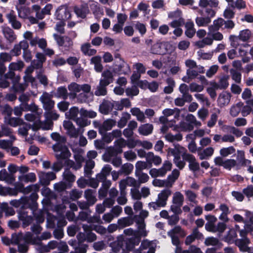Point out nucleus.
<instances>
[{
  "mask_svg": "<svg viewBox=\"0 0 253 253\" xmlns=\"http://www.w3.org/2000/svg\"><path fill=\"white\" fill-rule=\"evenodd\" d=\"M10 204L15 208H19L17 213L25 210H30L34 212L37 210L36 208H33L31 202L28 199V196H23L19 200H13L10 202Z\"/></svg>",
  "mask_w": 253,
  "mask_h": 253,
  "instance_id": "obj_1",
  "label": "nucleus"
},
{
  "mask_svg": "<svg viewBox=\"0 0 253 253\" xmlns=\"http://www.w3.org/2000/svg\"><path fill=\"white\" fill-rule=\"evenodd\" d=\"M55 19L59 21H66L71 18V12L66 5L59 6L54 13Z\"/></svg>",
  "mask_w": 253,
  "mask_h": 253,
  "instance_id": "obj_2",
  "label": "nucleus"
},
{
  "mask_svg": "<svg viewBox=\"0 0 253 253\" xmlns=\"http://www.w3.org/2000/svg\"><path fill=\"white\" fill-rule=\"evenodd\" d=\"M183 159L189 163V169L193 171H197L200 169L199 164L196 161V158L192 154L183 153L182 154Z\"/></svg>",
  "mask_w": 253,
  "mask_h": 253,
  "instance_id": "obj_3",
  "label": "nucleus"
},
{
  "mask_svg": "<svg viewBox=\"0 0 253 253\" xmlns=\"http://www.w3.org/2000/svg\"><path fill=\"white\" fill-rule=\"evenodd\" d=\"M74 12L77 16L82 19H85L89 13L88 4L84 3L80 6L75 5L73 7Z\"/></svg>",
  "mask_w": 253,
  "mask_h": 253,
  "instance_id": "obj_4",
  "label": "nucleus"
},
{
  "mask_svg": "<svg viewBox=\"0 0 253 253\" xmlns=\"http://www.w3.org/2000/svg\"><path fill=\"white\" fill-rule=\"evenodd\" d=\"M28 210H25L18 213V219L22 222V227L26 228L29 226L33 221V218L31 215H28Z\"/></svg>",
  "mask_w": 253,
  "mask_h": 253,
  "instance_id": "obj_5",
  "label": "nucleus"
},
{
  "mask_svg": "<svg viewBox=\"0 0 253 253\" xmlns=\"http://www.w3.org/2000/svg\"><path fill=\"white\" fill-rule=\"evenodd\" d=\"M40 186L38 184H32V188L33 192L29 196H28V199L31 202L32 207L33 208H38V203L37 201L38 199V195L37 192L40 190Z\"/></svg>",
  "mask_w": 253,
  "mask_h": 253,
  "instance_id": "obj_6",
  "label": "nucleus"
},
{
  "mask_svg": "<svg viewBox=\"0 0 253 253\" xmlns=\"http://www.w3.org/2000/svg\"><path fill=\"white\" fill-rule=\"evenodd\" d=\"M53 37L54 38V40L56 41L57 44L59 46H63L65 42H67L68 47H69L73 45V42L71 39L68 37H64L61 35H58L57 34L54 33L53 35Z\"/></svg>",
  "mask_w": 253,
  "mask_h": 253,
  "instance_id": "obj_7",
  "label": "nucleus"
},
{
  "mask_svg": "<svg viewBox=\"0 0 253 253\" xmlns=\"http://www.w3.org/2000/svg\"><path fill=\"white\" fill-rule=\"evenodd\" d=\"M102 78L100 80V82L108 85L112 83L114 81L113 73L109 70H104L102 73Z\"/></svg>",
  "mask_w": 253,
  "mask_h": 253,
  "instance_id": "obj_8",
  "label": "nucleus"
},
{
  "mask_svg": "<svg viewBox=\"0 0 253 253\" xmlns=\"http://www.w3.org/2000/svg\"><path fill=\"white\" fill-rule=\"evenodd\" d=\"M171 191L169 189H164L158 194V201L162 207H164L167 204V201L171 195Z\"/></svg>",
  "mask_w": 253,
  "mask_h": 253,
  "instance_id": "obj_9",
  "label": "nucleus"
},
{
  "mask_svg": "<svg viewBox=\"0 0 253 253\" xmlns=\"http://www.w3.org/2000/svg\"><path fill=\"white\" fill-rule=\"evenodd\" d=\"M181 150L186 151L183 147L180 146L178 144L174 145V148H169L168 152L174 156V162L180 159Z\"/></svg>",
  "mask_w": 253,
  "mask_h": 253,
  "instance_id": "obj_10",
  "label": "nucleus"
},
{
  "mask_svg": "<svg viewBox=\"0 0 253 253\" xmlns=\"http://www.w3.org/2000/svg\"><path fill=\"white\" fill-rule=\"evenodd\" d=\"M41 99L43 104V109L48 112L51 111L54 107V101L50 99L47 94L45 96L42 95L41 97Z\"/></svg>",
  "mask_w": 253,
  "mask_h": 253,
  "instance_id": "obj_11",
  "label": "nucleus"
},
{
  "mask_svg": "<svg viewBox=\"0 0 253 253\" xmlns=\"http://www.w3.org/2000/svg\"><path fill=\"white\" fill-rule=\"evenodd\" d=\"M36 57L37 60H33L32 61L34 63L37 68L40 69L43 67V63L46 61V58L44 53L38 52L36 54Z\"/></svg>",
  "mask_w": 253,
  "mask_h": 253,
  "instance_id": "obj_12",
  "label": "nucleus"
},
{
  "mask_svg": "<svg viewBox=\"0 0 253 253\" xmlns=\"http://www.w3.org/2000/svg\"><path fill=\"white\" fill-rule=\"evenodd\" d=\"M231 97V94L230 92H225L221 93L219 95L218 103L221 107L224 106L228 104Z\"/></svg>",
  "mask_w": 253,
  "mask_h": 253,
  "instance_id": "obj_13",
  "label": "nucleus"
},
{
  "mask_svg": "<svg viewBox=\"0 0 253 253\" xmlns=\"http://www.w3.org/2000/svg\"><path fill=\"white\" fill-rule=\"evenodd\" d=\"M64 179L67 182L69 187H71L73 183L76 180V176L70 170L69 168H66L63 174Z\"/></svg>",
  "mask_w": 253,
  "mask_h": 253,
  "instance_id": "obj_14",
  "label": "nucleus"
},
{
  "mask_svg": "<svg viewBox=\"0 0 253 253\" xmlns=\"http://www.w3.org/2000/svg\"><path fill=\"white\" fill-rule=\"evenodd\" d=\"M153 126L150 124L141 125L138 128L139 133L143 135L147 136L152 133Z\"/></svg>",
  "mask_w": 253,
  "mask_h": 253,
  "instance_id": "obj_15",
  "label": "nucleus"
},
{
  "mask_svg": "<svg viewBox=\"0 0 253 253\" xmlns=\"http://www.w3.org/2000/svg\"><path fill=\"white\" fill-rule=\"evenodd\" d=\"M251 243L249 238L237 239L235 240V245L239 248V251L244 253L245 249Z\"/></svg>",
  "mask_w": 253,
  "mask_h": 253,
  "instance_id": "obj_16",
  "label": "nucleus"
},
{
  "mask_svg": "<svg viewBox=\"0 0 253 253\" xmlns=\"http://www.w3.org/2000/svg\"><path fill=\"white\" fill-rule=\"evenodd\" d=\"M162 43L154 44L151 47L150 52L154 54L164 55L167 52L166 49H163Z\"/></svg>",
  "mask_w": 253,
  "mask_h": 253,
  "instance_id": "obj_17",
  "label": "nucleus"
},
{
  "mask_svg": "<svg viewBox=\"0 0 253 253\" xmlns=\"http://www.w3.org/2000/svg\"><path fill=\"white\" fill-rule=\"evenodd\" d=\"M225 20L222 18H218L213 21V24L209 27L210 32L217 31L219 28L224 24Z\"/></svg>",
  "mask_w": 253,
  "mask_h": 253,
  "instance_id": "obj_18",
  "label": "nucleus"
},
{
  "mask_svg": "<svg viewBox=\"0 0 253 253\" xmlns=\"http://www.w3.org/2000/svg\"><path fill=\"white\" fill-rule=\"evenodd\" d=\"M5 38L9 42H12L16 39V36L13 30L9 28H6L3 30Z\"/></svg>",
  "mask_w": 253,
  "mask_h": 253,
  "instance_id": "obj_19",
  "label": "nucleus"
},
{
  "mask_svg": "<svg viewBox=\"0 0 253 253\" xmlns=\"http://www.w3.org/2000/svg\"><path fill=\"white\" fill-rule=\"evenodd\" d=\"M133 223V219L129 217H122L118 220V224L121 228L130 226Z\"/></svg>",
  "mask_w": 253,
  "mask_h": 253,
  "instance_id": "obj_20",
  "label": "nucleus"
},
{
  "mask_svg": "<svg viewBox=\"0 0 253 253\" xmlns=\"http://www.w3.org/2000/svg\"><path fill=\"white\" fill-rule=\"evenodd\" d=\"M60 152L61 153L59 154L55 155V156L56 160L64 161L68 158H69L71 155V153H70L68 147H65L64 149Z\"/></svg>",
  "mask_w": 253,
  "mask_h": 253,
  "instance_id": "obj_21",
  "label": "nucleus"
},
{
  "mask_svg": "<svg viewBox=\"0 0 253 253\" xmlns=\"http://www.w3.org/2000/svg\"><path fill=\"white\" fill-rule=\"evenodd\" d=\"M55 96L58 98H62L66 99L68 98V91L65 86H61L57 88Z\"/></svg>",
  "mask_w": 253,
  "mask_h": 253,
  "instance_id": "obj_22",
  "label": "nucleus"
},
{
  "mask_svg": "<svg viewBox=\"0 0 253 253\" xmlns=\"http://www.w3.org/2000/svg\"><path fill=\"white\" fill-rule=\"evenodd\" d=\"M108 86L99 82V85L97 86L96 90L94 91V94L96 96H105L107 93L106 86Z\"/></svg>",
  "mask_w": 253,
  "mask_h": 253,
  "instance_id": "obj_23",
  "label": "nucleus"
},
{
  "mask_svg": "<svg viewBox=\"0 0 253 253\" xmlns=\"http://www.w3.org/2000/svg\"><path fill=\"white\" fill-rule=\"evenodd\" d=\"M237 237L236 230L233 228H231L228 231L226 236H224V241L229 244L232 242L234 238Z\"/></svg>",
  "mask_w": 253,
  "mask_h": 253,
  "instance_id": "obj_24",
  "label": "nucleus"
},
{
  "mask_svg": "<svg viewBox=\"0 0 253 253\" xmlns=\"http://www.w3.org/2000/svg\"><path fill=\"white\" fill-rule=\"evenodd\" d=\"M20 181L28 182L29 181L34 182L36 180V176L35 173L30 172L25 175L20 176L19 177Z\"/></svg>",
  "mask_w": 253,
  "mask_h": 253,
  "instance_id": "obj_25",
  "label": "nucleus"
},
{
  "mask_svg": "<svg viewBox=\"0 0 253 253\" xmlns=\"http://www.w3.org/2000/svg\"><path fill=\"white\" fill-rule=\"evenodd\" d=\"M183 201V195L179 192H175L172 198L173 203L175 205L182 206Z\"/></svg>",
  "mask_w": 253,
  "mask_h": 253,
  "instance_id": "obj_26",
  "label": "nucleus"
},
{
  "mask_svg": "<svg viewBox=\"0 0 253 253\" xmlns=\"http://www.w3.org/2000/svg\"><path fill=\"white\" fill-rule=\"evenodd\" d=\"M196 23L199 27L206 26L211 23V19L209 17H197L195 19Z\"/></svg>",
  "mask_w": 253,
  "mask_h": 253,
  "instance_id": "obj_27",
  "label": "nucleus"
},
{
  "mask_svg": "<svg viewBox=\"0 0 253 253\" xmlns=\"http://www.w3.org/2000/svg\"><path fill=\"white\" fill-rule=\"evenodd\" d=\"M24 66V62L19 60L17 62H11L9 65V69L10 70L17 71L21 70Z\"/></svg>",
  "mask_w": 253,
  "mask_h": 253,
  "instance_id": "obj_28",
  "label": "nucleus"
},
{
  "mask_svg": "<svg viewBox=\"0 0 253 253\" xmlns=\"http://www.w3.org/2000/svg\"><path fill=\"white\" fill-rule=\"evenodd\" d=\"M251 35V32L249 29L242 30L240 32L238 36L239 39L243 42H247L249 40Z\"/></svg>",
  "mask_w": 253,
  "mask_h": 253,
  "instance_id": "obj_29",
  "label": "nucleus"
},
{
  "mask_svg": "<svg viewBox=\"0 0 253 253\" xmlns=\"http://www.w3.org/2000/svg\"><path fill=\"white\" fill-rule=\"evenodd\" d=\"M147 167V164L145 162L139 161H137L135 164V175L138 176V173L141 172V171L146 169Z\"/></svg>",
  "mask_w": 253,
  "mask_h": 253,
  "instance_id": "obj_30",
  "label": "nucleus"
},
{
  "mask_svg": "<svg viewBox=\"0 0 253 253\" xmlns=\"http://www.w3.org/2000/svg\"><path fill=\"white\" fill-rule=\"evenodd\" d=\"M139 219L136 220L135 222L138 225V228L139 229V231L141 232V233L142 234V236H147V233L145 231H144V229L145 228V224L144 223V220L143 218H142L141 217H139Z\"/></svg>",
  "mask_w": 253,
  "mask_h": 253,
  "instance_id": "obj_31",
  "label": "nucleus"
},
{
  "mask_svg": "<svg viewBox=\"0 0 253 253\" xmlns=\"http://www.w3.org/2000/svg\"><path fill=\"white\" fill-rule=\"evenodd\" d=\"M118 71L121 74L126 75L130 71L128 65L124 61L118 65Z\"/></svg>",
  "mask_w": 253,
  "mask_h": 253,
  "instance_id": "obj_32",
  "label": "nucleus"
},
{
  "mask_svg": "<svg viewBox=\"0 0 253 253\" xmlns=\"http://www.w3.org/2000/svg\"><path fill=\"white\" fill-rule=\"evenodd\" d=\"M24 123L23 120L19 118L12 117L9 118L8 121V125L13 127L23 125Z\"/></svg>",
  "mask_w": 253,
  "mask_h": 253,
  "instance_id": "obj_33",
  "label": "nucleus"
},
{
  "mask_svg": "<svg viewBox=\"0 0 253 253\" xmlns=\"http://www.w3.org/2000/svg\"><path fill=\"white\" fill-rule=\"evenodd\" d=\"M235 149L233 146H230L227 148H222L220 150V154L222 157H227L229 155L235 152Z\"/></svg>",
  "mask_w": 253,
  "mask_h": 253,
  "instance_id": "obj_34",
  "label": "nucleus"
},
{
  "mask_svg": "<svg viewBox=\"0 0 253 253\" xmlns=\"http://www.w3.org/2000/svg\"><path fill=\"white\" fill-rule=\"evenodd\" d=\"M23 239V233L20 232L18 233H13L11 235V243L13 245H17L20 240Z\"/></svg>",
  "mask_w": 253,
  "mask_h": 253,
  "instance_id": "obj_35",
  "label": "nucleus"
},
{
  "mask_svg": "<svg viewBox=\"0 0 253 253\" xmlns=\"http://www.w3.org/2000/svg\"><path fill=\"white\" fill-rule=\"evenodd\" d=\"M70 188L66 182L62 181L54 184V189L59 192H63L66 189Z\"/></svg>",
  "mask_w": 253,
  "mask_h": 253,
  "instance_id": "obj_36",
  "label": "nucleus"
},
{
  "mask_svg": "<svg viewBox=\"0 0 253 253\" xmlns=\"http://www.w3.org/2000/svg\"><path fill=\"white\" fill-rule=\"evenodd\" d=\"M214 152V149L212 147H209L204 150L202 153L200 155V159L203 160L206 159V157H211Z\"/></svg>",
  "mask_w": 253,
  "mask_h": 253,
  "instance_id": "obj_37",
  "label": "nucleus"
},
{
  "mask_svg": "<svg viewBox=\"0 0 253 253\" xmlns=\"http://www.w3.org/2000/svg\"><path fill=\"white\" fill-rule=\"evenodd\" d=\"M205 244L207 246H217L218 245H222V243L219 242L218 239L213 237L206 238Z\"/></svg>",
  "mask_w": 253,
  "mask_h": 253,
  "instance_id": "obj_38",
  "label": "nucleus"
},
{
  "mask_svg": "<svg viewBox=\"0 0 253 253\" xmlns=\"http://www.w3.org/2000/svg\"><path fill=\"white\" fill-rule=\"evenodd\" d=\"M121 169L122 172L125 173V175H129L133 169V166L130 163H126L122 166Z\"/></svg>",
  "mask_w": 253,
  "mask_h": 253,
  "instance_id": "obj_39",
  "label": "nucleus"
},
{
  "mask_svg": "<svg viewBox=\"0 0 253 253\" xmlns=\"http://www.w3.org/2000/svg\"><path fill=\"white\" fill-rule=\"evenodd\" d=\"M69 113L70 116L69 118L75 122L76 120L78 118V115L79 113L78 108L75 106L71 108Z\"/></svg>",
  "mask_w": 253,
  "mask_h": 253,
  "instance_id": "obj_40",
  "label": "nucleus"
},
{
  "mask_svg": "<svg viewBox=\"0 0 253 253\" xmlns=\"http://www.w3.org/2000/svg\"><path fill=\"white\" fill-rule=\"evenodd\" d=\"M124 233L126 236L134 235L135 237L140 238L142 234L140 231H134L132 228H129L125 229Z\"/></svg>",
  "mask_w": 253,
  "mask_h": 253,
  "instance_id": "obj_41",
  "label": "nucleus"
},
{
  "mask_svg": "<svg viewBox=\"0 0 253 253\" xmlns=\"http://www.w3.org/2000/svg\"><path fill=\"white\" fill-rule=\"evenodd\" d=\"M230 73L232 76V78L237 83H240L241 81V74L234 69H231Z\"/></svg>",
  "mask_w": 253,
  "mask_h": 253,
  "instance_id": "obj_42",
  "label": "nucleus"
},
{
  "mask_svg": "<svg viewBox=\"0 0 253 253\" xmlns=\"http://www.w3.org/2000/svg\"><path fill=\"white\" fill-rule=\"evenodd\" d=\"M68 89L70 91L74 92V97L76 96V92H79L81 91V85L76 83H72L68 85Z\"/></svg>",
  "mask_w": 253,
  "mask_h": 253,
  "instance_id": "obj_43",
  "label": "nucleus"
},
{
  "mask_svg": "<svg viewBox=\"0 0 253 253\" xmlns=\"http://www.w3.org/2000/svg\"><path fill=\"white\" fill-rule=\"evenodd\" d=\"M12 56L10 53L1 52L0 53V62L3 63L5 62H10L11 61Z\"/></svg>",
  "mask_w": 253,
  "mask_h": 253,
  "instance_id": "obj_44",
  "label": "nucleus"
},
{
  "mask_svg": "<svg viewBox=\"0 0 253 253\" xmlns=\"http://www.w3.org/2000/svg\"><path fill=\"white\" fill-rule=\"evenodd\" d=\"M237 164L236 161L234 159H227L224 161L223 166L224 169L230 170L232 168L235 167Z\"/></svg>",
  "mask_w": 253,
  "mask_h": 253,
  "instance_id": "obj_45",
  "label": "nucleus"
},
{
  "mask_svg": "<svg viewBox=\"0 0 253 253\" xmlns=\"http://www.w3.org/2000/svg\"><path fill=\"white\" fill-rule=\"evenodd\" d=\"M66 25V22L64 21H60L57 22L55 27V30L61 34L65 33L64 26Z\"/></svg>",
  "mask_w": 253,
  "mask_h": 253,
  "instance_id": "obj_46",
  "label": "nucleus"
},
{
  "mask_svg": "<svg viewBox=\"0 0 253 253\" xmlns=\"http://www.w3.org/2000/svg\"><path fill=\"white\" fill-rule=\"evenodd\" d=\"M77 125L80 127H84L90 124V121L84 118H78L75 121Z\"/></svg>",
  "mask_w": 253,
  "mask_h": 253,
  "instance_id": "obj_47",
  "label": "nucleus"
},
{
  "mask_svg": "<svg viewBox=\"0 0 253 253\" xmlns=\"http://www.w3.org/2000/svg\"><path fill=\"white\" fill-rule=\"evenodd\" d=\"M185 24V21L184 18H180L177 20H174L171 22L169 25L174 28H179V27L182 26Z\"/></svg>",
  "mask_w": 253,
  "mask_h": 253,
  "instance_id": "obj_48",
  "label": "nucleus"
},
{
  "mask_svg": "<svg viewBox=\"0 0 253 253\" xmlns=\"http://www.w3.org/2000/svg\"><path fill=\"white\" fill-rule=\"evenodd\" d=\"M139 91L136 86H133L131 88H127L126 89V93L127 96H136L139 94Z\"/></svg>",
  "mask_w": 253,
  "mask_h": 253,
  "instance_id": "obj_49",
  "label": "nucleus"
},
{
  "mask_svg": "<svg viewBox=\"0 0 253 253\" xmlns=\"http://www.w3.org/2000/svg\"><path fill=\"white\" fill-rule=\"evenodd\" d=\"M204 89L203 85H199L195 83H192L190 84V90L191 92H201Z\"/></svg>",
  "mask_w": 253,
  "mask_h": 253,
  "instance_id": "obj_50",
  "label": "nucleus"
},
{
  "mask_svg": "<svg viewBox=\"0 0 253 253\" xmlns=\"http://www.w3.org/2000/svg\"><path fill=\"white\" fill-rule=\"evenodd\" d=\"M168 17L171 19L175 18L179 19L180 18H183L182 17V11L178 8L174 11H172L169 13Z\"/></svg>",
  "mask_w": 253,
  "mask_h": 253,
  "instance_id": "obj_51",
  "label": "nucleus"
},
{
  "mask_svg": "<svg viewBox=\"0 0 253 253\" xmlns=\"http://www.w3.org/2000/svg\"><path fill=\"white\" fill-rule=\"evenodd\" d=\"M185 120L187 122L193 125H201V124L200 122L197 121L195 117L191 114H188L186 117Z\"/></svg>",
  "mask_w": 253,
  "mask_h": 253,
  "instance_id": "obj_52",
  "label": "nucleus"
},
{
  "mask_svg": "<svg viewBox=\"0 0 253 253\" xmlns=\"http://www.w3.org/2000/svg\"><path fill=\"white\" fill-rule=\"evenodd\" d=\"M64 167L63 161L57 160L52 165V169L55 172L60 171Z\"/></svg>",
  "mask_w": 253,
  "mask_h": 253,
  "instance_id": "obj_53",
  "label": "nucleus"
},
{
  "mask_svg": "<svg viewBox=\"0 0 253 253\" xmlns=\"http://www.w3.org/2000/svg\"><path fill=\"white\" fill-rule=\"evenodd\" d=\"M180 126L184 131H191L194 128L193 125L189 123L181 122L180 123Z\"/></svg>",
  "mask_w": 253,
  "mask_h": 253,
  "instance_id": "obj_54",
  "label": "nucleus"
},
{
  "mask_svg": "<svg viewBox=\"0 0 253 253\" xmlns=\"http://www.w3.org/2000/svg\"><path fill=\"white\" fill-rule=\"evenodd\" d=\"M235 12L229 8H226L223 12L224 17L228 19L233 18L235 16Z\"/></svg>",
  "mask_w": 253,
  "mask_h": 253,
  "instance_id": "obj_55",
  "label": "nucleus"
},
{
  "mask_svg": "<svg viewBox=\"0 0 253 253\" xmlns=\"http://www.w3.org/2000/svg\"><path fill=\"white\" fill-rule=\"evenodd\" d=\"M135 238H130L126 242V248L128 251H131L134 248Z\"/></svg>",
  "mask_w": 253,
  "mask_h": 253,
  "instance_id": "obj_56",
  "label": "nucleus"
},
{
  "mask_svg": "<svg viewBox=\"0 0 253 253\" xmlns=\"http://www.w3.org/2000/svg\"><path fill=\"white\" fill-rule=\"evenodd\" d=\"M135 28L138 30L141 36H143L146 32V26L144 24L138 22L135 25Z\"/></svg>",
  "mask_w": 253,
  "mask_h": 253,
  "instance_id": "obj_57",
  "label": "nucleus"
},
{
  "mask_svg": "<svg viewBox=\"0 0 253 253\" xmlns=\"http://www.w3.org/2000/svg\"><path fill=\"white\" fill-rule=\"evenodd\" d=\"M31 125L29 124H26L25 126L19 129V132L23 136H27L28 134V130L31 129Z\"/></svg>",
  "mask_w": 253,
  "mask_h": 253,
  "instance_id": "obj_58",
  "label": "nucleus"
},
{
  "mask_svg": "<svg viewBox=\"0 0 253 253\" xmlns=\"http://www.w3.org/2000/svg\"><path fill=\"white\" fill-rule=\"evenodd\" d=\"M243 193L248 198L253 197V186L252 185H248L243 190Z\"/></svg>",
  "mask_w": 253,
  "mask_h": 253,
  "instance_id": "obj_59",
  "label": "nucleus"
},
{
  "mask_svg": "<svg viewBox=\"0 0 253 253\" xmlns=\"http://www.w3.org/2000/svg\"><path fill=\"white\" fill-rule=\"evenodd\" d=\"M217 120V114L215 113H212L211 116L210 120L208 122V126L210 127H213L215 125Z\"/></svg>",
  "mask_w": 253,
  "mask_h": 253,
  "instance_id": "obj_60",
  "label": "nucleus"
},
{
  "mask_svg": "<svg viewBox=\"0 0 253 253\" xmlns=\"http://www.w3.org/2000/svg\"><path fill=\"white\" fill-rule=\"evenodd\" d=\"M218 68V66L217 65H214L211 66L207 71L206 76L209 78L211 77L216 73Z\"/></svg>",
  "mask_w": 253,
  "mask_h": 253,
  "instance_id": "obj_61",
  "label": "nucleus"
},
{
  "mask_svg": "<svg viewBox=\"0 0 253 253\" xmlns=\"http://www.w3.org/2000/svg\"><path fill=\"white\" fill-rule=\"evenodd\" d=\"M68 134L71 138H76L79 135V130L77 129L75 126L67 130Z\"/></svg>",
  "mask_w": 253,
  "mask_h": 253,
  "instance_id": "obj_62",
  "label": "nucleus"
},
{
  "mask_svg": "<svg viewBox=\"0 0 253 253\" xmlns=\"http://www.w3.org/2000/svg\"><path fill=\"white\" fill-rule=\"evenodd\" d=\"M116 124V121L112 119H109L105 121L103 125L107 128L108 130H110L112 129L113 126Z\"/></svg>",
  "mask_w": 253,
  "mask_h": 253,
  "instance_id": "obj_63",
  "label": "nucleus"
},
{
  "mask_svg": "<svg viewBox=\"0 0 253 253\" xmlns=\"http://www.w3.org/2000/svg\"><path fill=\"white\" fill-rule=\"evenodd\" d=\"M59 115L53 111H49L46 114V118L48 120H57Z\"/></svg>",
  "mask_w": 253,
  "mask_h": 253,
  "instance_id": "obj_64",
  "label": "nucleus"
}]
</instances>
